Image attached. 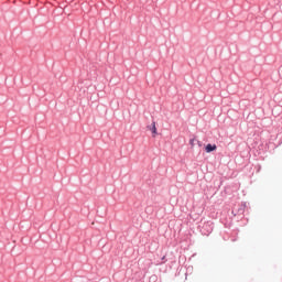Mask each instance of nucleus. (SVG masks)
Instances as JSON below:
<instances>
[{
  "mask_svg": "<svg viewBox=\"0 0 282 282\" xmlns=\"http://www.w3.org/2000/svg\"><path fill=\"white\" fill-rule=\"evenodd\" d=\"M148 129L152 132L153 138L158 135V127H155V121H153L152 126L148 127Z\"/></svg>",
  "mask_w": 282,
  "mask_h": 282,
  "instance_id": "f257e3e1",
  "label": "nucleus"
},
{
  "mask_svg": "<svg viewBox=\"0 0 282 282\" xmlns=\"http://www.w3.org/2000/svg\"><path fill=\"white\" fill-rule=\"evenodd\" d=\"M206 153H213V151H217V145L216 144H207L205 148Z\"/></svg>",
  "mask_w": 282,
  "mask_h": 282,
  "instance_id": "f03ea898",
  "label": "nucleus"
},
{
  "mask_svg": "<svg viewBox=\"0 0 282 282\" xmlns=\"http://www.w3.org/2000/svg\"><path fill=\"white\" fill-rule=\"evenodd\" d=\"M279 76L282 78V68L279 70Z\"/></svg>",
  "mask_w": 282,
  "mask_h": 282,
  "instance_id": "7ed1b4c3",
  "label": "nucleus"
},
{
  "mask_svg": "<svg viewBox=\"0 0 282 282\" xmlns=\"http://www.w3.org/2000/svg\"><path fill=\"white\" fill-rule=\"evenodd\" d=\"M194 142H195V140H194V139H192V140H191V144H194Z\"/></svg>",
  "mask_w": 282,
  "mask_h": 282,
  "instance_id": "20e7f679",
  "label": "nucleus"
}]
</instances>
